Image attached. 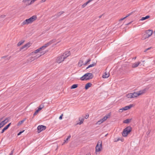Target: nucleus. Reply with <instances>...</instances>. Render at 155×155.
<instances>
[{
    "instance_id": "nucleus-10",
    "label": "nucleus",
    "mask_w": 155,
    "mask_h": 155,
    "mask_svg": "<svg viewBox=\"0 0 155 155\" xmlns=\"http://www.w3.org/2000/svg\"><path fill=\"white\" fill-rule=\"evenodd\" d=\"M63 55H61L58 57L57 59V62L58 63H60L62 62L65 59Z\"/></svg>"
},
{
    "instance_id": "nucleus-37",
    "label": "nucleus",
    "mask_w": 155,
    "mask_h": 155,
    "mask_svg": "<svg viewBox=\"0 0 155 155\" xmlns=\"http://www.w3.org/2000/svg\"><path fill=\"white\" fill-rule=\"evenodd\" d=\"M25 131V130H23L22 131H21L19 132L17 134L18 136L20 135L22 133H23Z\"/></svg>"
},
{
    "instance_id": "nucleus-49",
    "label": "nucleus",
    "mask_w": 155,
    "mask_h": 155,
    "mask_svg": "<svg viewBox=\"0 0 155 155\" xmlns=\"http://www.w3.org/2000/svg\"><path fill=\"white\" fill-rule=\"evenodd\" d=\"M63 117H59V119L60 120H61L62 119Z\"/></svg>"
},
{
    "instance_id": "nucleus-29",
    "label": "nucleus",
    "mask_w": 155,
    "mask_h": 155,
    "mask_svg": "<svg viewBox=\"0 0 155 155\" xmlns=\"http://www.w3.org/2000/svg\"><path fill=\"white\" fill-rule=\"evenodd\" d=\"M150 17V16L149 15H147L145 17H142L140 19V20L141 21H143L145 20H146V19H147L148 18H149Z\"/></svg>"
},
{
    "instance_id": "nucleus-53",
    "label": "nucleus",
    "mask_w": 155,
    "mask_h": 155,
    "mask_svg": "<svg viewBox=\"0 0 155 155\" xmlns=\"http://www.w3.org/2000/svg\"><path fill=\"white\" fill-rule=\"evenodd\" d=\"M63 116V114H62L60 116Z\"/></svg>"
},
{
    "instance_id": "nucleus-48",
    "label": "nucleus",
    "mask_w": 155,
    "mask_h": 155,
    "mask_svg": "<svg viewBox=\"0 0 155 155\" xmlns=\"http://www.w3.org/2000/svg\"><path fill=\"white\" fill-rule=\"evenodd\" d=\"M120 140V138H118L117 139V140H115L114 141L115 142H117V141L119 140Z\"/></svg>"
},
{
    "instance_id": "nucleus-11",
    "label": "nucleus",
    "mask_w": 155,
    "mask_h": 155,
    "mask_svg": "<svg viewBox=\"0 0 155 155\" xmlns=\"http://www.w3.org/2000/svg\"><path fill=\"white\" fill-rule=\"evenodd\" d=\"M110 117H104L102 119H100L98 121L96 124H101V123H103L104 121L106 120L107 118Z\"/></svg>"
},
{
    "instance_id": "nucleus-2",
    "label": "nucleus",
    "mask_w": 155,
    "mask_h": 155,
    "mask_svg": "<svg viewBox=\"0 0 155 155\" xmlns=\"http://www.w3.org/2000/svg\"><path fill=\"white\" fill-rule=\"evenodd\" d=\"M93 77V75L92 73H87L81 77L80 79L81 81L87 80L92 79Z\"/></svg>"
},
{
    "instance_id": "nucleus-40",
    "label": "nucleus",
    "mask_w": 155,
    "mask_h": 155,
    "mask_svg": "<svg viewBox=\"0 0 155 155\" xmlns=\"http://www.w3.org/2000/svg\"><path fill=\"white\" fill-rule=\"evenodd\" d=\"M152 48L151 47H150V48H149L146 49L144 51V52H146L147 50H150Z\"/></svg>"
},
{
    "instance_id": "nucleus-25",
    "label": "nucleus",
    "mask_w": 155,
    "mask_h": 155,
    "mask_svg": "<svg viewBox=\"0 0 155 155\" xmlns=\"http://www.w3.org/2000/svg\"><path fill=\"white\" fill-rule=\"evenodd\" d=\"M64 13V11L59 12L58 13L56 14L55 16H56L57 17H58L60 16L62 14H63Z\"/></svg>"
},
{
    "instance_id": "nucleus-47",
    "label": "nucleus",
    "mask_w": 155,
    "mask_h": 155,
    "mask_svg": "<svg viewBox=\"0 0 155 155\" xmlns=\"http://www.w3.org/2000/svg\"><path fill=\"white\" fill-rule=\"evenodd\" d=\"M3 126L1 124V123H0V128H2V127H3Z\"/></svg>"
},
{
    "instance_id": "nucleus-1",
    "label": "nucleus",
    "mask_w": 155,
    "mask_h": 155,
    "mask_svg": "<svg viewBox=\"0 0 155 155\" xmlns=\"http://www.w3.org/2000/svg\"><path fill=\"white\" fill-rule=\"evenodd\" d=\"M37 18V16L36 15H33L30 18L24 20L22 23V25H24L31 23L36 19Z\"/></svg>"
},
{
    "instance_id": "nucleus-20",
    "label": "nucleus",
    "mask_w": 155,
    "mask_h": 155,
    "mask_svg": "<svg viewBox=\"0 0 155 155\" xmlns=\"http://www.w3.org/2000/svg\"><path fill=\"white\" fill-rule=\"evenodd\" d=\"M140 62H137L132 64V67L133 68H135L137 67L140 64Z\"/></svg>"
},
{
    "instance_id": "nucleus-35",
    "label": "nucleus",
    "mask_w": 155,
    "mask_h": 155,
    "mask_svg": "<svg viewBox=\"0 0 155 155\" xmlns=\"http://www.w3.org/2000/svg\"><path fill=\"white\" fill-rule=\"evenodd\" d=\"M96 63L95 62H94L92 64H90L89 65V67L90 68L94 67L96 66Z\"/></svg>"
},
{
    "instance_id": "nucleus-51",
    "label": "nucleus",
    "mask_w": 155,
    "mask_h": 155,
    "mask_svg": "<svg viewBox=\"0 0 155 155\" xmlns=\"http://www.w3.org/2000/svg\"><path fill=\"white\" fill-rule=\"evenodd\" d=\"M102 15H101L99 17V18H101L102 17Z\"/></svg>"
},
{
    "instance_id": "nucleus-45",
    "label": "nucleus",
    "mask_w": 155,
    "mask_h": 155,
    "mask_svg": "<svg viewBox=\"0 0 155 155\" xmlns=\"http://www.w3.org/2000/svg\"><path fill=\"white\" fill-rule=\"evenodd\" d=\"M110 113H108L107 115H106L105 116H110Z\"/></svg>"
},
{
    "instance_id": "nucleus-33",
    "label": "nucleus",
    "mask_w": 155,
    "mask_h": 155,
    "mask_svg": "<svg viewBox=\"0 0 155 155\" xmlns=\"http://www.w3.org/2000/svg\"><path fill=\"white\" fill-rule=\"evenodd\" d=\"M25 41L24 40H21V41H20L18 43L17 45L18 46H20Z\"/></svg>"
},
{
    "instance_id": "nucleus-6",
    "label": "nucleus",
    "mask_w": 155,
    "mask_h": 155,
    "mask_svg": "<svg viewBox=\"0 0 155 155\" xmlns=\"http://www.w3.org/2000/svg\"><path fill=\"white\" fill-rule=\"evenodd\" d=\"M145 92V90H143L138 91L137 92H134L132 93L133 98L137 97L138 96L143 94Z\"/></svg>"
},
{
    "instance_id": "nucleus-17",
    "label": "nucleus",
    "mask_w": 155,
    "mask_h": 155,
    "mask_svg": "<svg viewBox=\"0 0 155 155\" xmlns=\"http://www.w3.org/2000/svg\"><path fill=\"white\" fill-rule=\"evenodd\" d=\"M8 118H6L5 120L1 122V123L3 126L9 120Z\"/></svg>"
},
{
    "instance_id": "nucleus-18",
    "label": "nucleus",
    "mask_w": 155,
    "mask_h": 155,
    "mask_svg": "<svg viewBox=\"0 0 155 155\" xmlns=\"http://www.w3.org/2000/svg\"><path fill=\"white\" fill-rule=\"evenodd\" d=\"M110 75V74L107 72H105L102 76L103 78H107Z\"/></svg>"
},
{
    "instance_id": "nucleus-16",
    "label": "nucleus",
    "mask_w": 155,
    "mask_h": 155,
    "mask_svg": "<svg viewBox=\"0 0 155 155\" xmlns=\"http://www.w3.org/2000/svg\"><path fill=\"white\" fill-rule=\"evenodd\" d=\"M71 54V53L69 51H66L62 55L64 57L65 59L67 57L69 56Z\"/></svg>"
},
{
    "instance_id": "nucleus-52",
    "label": "nucleus",
    "mask_w": 155,
    "mask_h": 155,
    "mask_svg": "<svg viewBox=\"0 0 155 155\" xmlns=\"http://www.w3.org/2000/svg\"><path fill=\"white\" fill-rule=\"evenodd\" d=\"M89 68H90V67H89V66H88L87 67L86 69H87Z\"/></svg>"
},
{
    "instance_id": "nucleus-36",
    "label": "nucleus",
    "mask_w": 155,
    "mask_h": 155,
    "mask_svg": "<svg viewBox=\"0 0 155 155\" xmlns=\"http://www.w3.org/2000/svg\"><path fill=\"white\" fill-rule=\"evenodd\" d=\"M91 61V59L90 58L88 59L87 61H86L84 64V65H86L87 64H88L89 62Z\"/></svg>"
},
{
    "instance_id": "nucleus-8",
    "label": "nucleus",
    "mask_w": 155,
    "mask_h": 155,
    "mask_svg": "<svg viewBox=\"0 0 155 155\" xmlns=\"http://www.w3.org/2000/svg\"><path fill=\"white\" fill-rule=\"evenodd\" d=\"M46 128V126L43 125H39L37 127V132L38 133L45 130Z\"/></svg>"
},
{
    "instance_id": "nucleus-50",
    "label": "nucleus",
    "mask_w": 155,
    "mask_h": 155,
    "mask_svg": "<svg viewBox=\"0 0 155 155\" xmlns=\"http://www.w3.org/2000/svg\"><path fill=\"white\" fill-rule=\"evenodd\" d=\"M89 116V115L88 114H86V116Z\"/></svg>"
},
{
    "instance_id": "nucleus-42",
    "label": "nucleus",
    "mask_w": 155,
    "mask_h": 155,
    "mask_svg": "<svg viewBox=\"0 0 155 155\" xmlns=\"http://www.w3.org/2000/svg\"><path fill=\"white\" fill-rule=\"evenodd\" d=\"M5 17V15H3L0 16V18H4Z\"/></svg>"
},
{
    "instance_id": "nucleus-34",
    "label": "nucleus",
    "mask_w": 155,
    "mask_h": 155,
    "mask_svg": "<svg viewBox=\"0 0 155 155\" xmlns=\"http://www.w3.org/2000/svg\"><path fill=\"white\" fill-rule=\"evenodd\" d=\"M35 60V59L34 57H31L29 58V60L31 61H33Z\"/></svg>"
},
{
    "instance_id": "nucleus-28",
    "label": "nucleus",
    "mask_w": 155,
    "mask_h": 155,
    "mask_svg": "<svg viewBox=\"0 0 155 155\" xmlns=\"http://www.w3.org/2000/svg\"><path fill=\"white\" fill-rule=\"evenodd\" d=\"M71 135H70L69 136H68L67 138L66 139V140H64V142L63 143L62 145L65 143H68L67 141H68V140L69 139L71 138Z\"/></svg>"
},
{
    "instance_id": "nucleus-57",
    "label": "nucleus",
    "mask_w": 155,
    "mask_h": 155,
    "mask_svg": "<svg viewBox=\"0 0 155 155\" xmlns=\"http://www.w3.org/2000/svg\"><path fill=\"white\" fill-rule=\"evenodd\" d=\"M123 140H124L123 139L122 140H121V141H123Z\"/></svg>"
},
{
    "instance_id": "nucleus-56",
    "label": "nucleus",
    "mask_w": 155,
    "mask_h": 155,
    "mask_svg": "<svg viewBox=\"0 0 155 155\" xmlns=\"http://www.w3.org/2000/svg\"><path fill=\"white\" fill-rule=\"evenodd\" d=\"M107 135H108V134H106V135H105V137H107Z\"/></svg>"
},
{
    "instance_id": "nucleus-46",
    "label": "nucleus",
    "mask_w": 155,
    "mask_h": 155,
    "mask_svg": "<svg viewBox=\"0 0 155 155\" xmlns=\"http://www.w3.org/2000/svg\"><path fill=\"white\" fill-rule=\"evenodd\" d=\"M13 150L11 152V153L9 154V155H13Z\"/></svg>"
},
{
    "instance_id": "nucleus-19",
    "label": "nucleus",
    "mask_w": 155,
    "mask_h": 155,
    "mask_svg": "<svg viewBox=\"0 0 155 155\" xmlns=\"http://www.w3.org/2000/svg\"><path fill=\"white\" fill-rule=\"evenodd\" d=\"M45 52H41L40 54H37L35 56H34L35 58V59H37L38 58L40 57L42 55H43L45 54Z\"/></svg>"
},
{
    "instance_id": "nucleus-44",
    "label": "nucleus",
    "mask_w": 155,
    "mask_h": 155,
    "mask_svg": "<svg viewBox=\"0 0 155 155\" xmlns=\"http://www.w3.org/2000/svg\"><path fill=\"white\" fill-rule=\"evenodd\" d=\"M126 18V17H124L123 18H121V19H120L119 20L120 21H122V20H124V19H125V18Z\"/></svg>"
},
{
    "instance_id": "nucleus-9",
    "label": "nucleus",
    "mask_w": 155,
    "mask_h": 155,
    "mask_svg": "<svg viewBox=\"0 0 155 155\" xmlns=\"http://www.w3.org/2000/svg\"><path fill=\"white\" fill-rule=\"evenodd\" d=\"M133 106V104H130L128 106H126L120 109L119 110L120 112H122L123 110H126L129 109L131 108Z\"/></svg>"
},
{
    "instance_id": "nucleus-27",
    "label": "nucleus",
    "mask_w": 155,
    "mask_h": 155,
    "mask_svg": "<svg viewBox=\"0 0 155 155\" xmlns=\"http://www.w3.org/2000/svg\"><path fill=\"white\" fill-rule=\"evenodd\" d=\"M44 107L43 104H41L39 107H38V109H37L39 111L41 110Z\"/></svg>"
},
{
    "instance_id": "nucleus-59",
    "label": "nucleus",
    "mask_w": 155,
    "mask_h": 155,
    "mask_svg": "<svg viewBox=\"0 0 155 155\" xmlns=\"http://www.w3.org/2000/svg\"><path fill=\"white\" fill-rule=\"evenodd\" d=\"M1 120H0V122H1Z\"/></svg>"
},
{
    "instance_id": "nucleus-58",
    "label": "nucleus",
    "mask_w": 155,
    "mask_h": 155,
    "mask_svg": "<svg viewBox=\"0 0 155 155\" xmlns=\"http://www.w3.org/2000/svg\"><path fill=\"white\" fill-rule=\"evenodd\" d=\"M60 41H58V42L57 43H57H58Z\"/></svg>"
},
{
    "instance_id": "nucleus-60",
    "label": "nucleus",
    "mask_w": 155,
    "mask_h": 155,
    "mask_svg": "<svg viewBox=\"0 0 155 155\" xmlns=\"http://www.w3.org/2000/svg\"><path fill=\"white\" fill-rule=\"evenodd\" d=\"M1 120H0V122H1Z\"/></svg>"
},
{
    "instance_id": "nucleus-15",
    "label": "nucleus",
    "mask_w": 155,
    "mask_h": 155,
    "mask_svg": "<svg viewBox=\"0 0 155 155\" xmlns=\"http://www.w3.org/2000/svg\"><path fill=\"white\" fill-rule=\"evenodd\" d=\"M84 120V118L83 117H80L79 118V120L80 121V122H78L77 124L81 125V124L83 123Z\"/></svg>"
},
{
    "instance_id": "nucleus-7",
    "label": "nucleus",
    "mask_w": 155,
    "mask_h": 155,
    "mask_svg": "<svg viewBox=\"0 0 155 155\" xmlns=\"http://www.w3.org/2000/svg\"><path fill=\"white\" fill-rule=\"evenodd\" d=\"M36 0H23L22 2L26 5H29L33 3Z\"/></svg>"
},
{
    "instance_id": "nucleus-39",
    "label": "nucleus",
    "mask_w": 155,
    "mask_h": 155,
    "mask_svg": "<svg viewBox=\"0 0 155 155\" xmlns=\"http://www.w3.org/2000/svg\"><path fill=\"white\" fill-rule=\"evenodd\" d=\"M132 13H133V12H132L131 13H130L128 14L126 16H125L126 18L127 17H128L130 15H131L132 14Z\"/></svg>"
},
{
    "instance_id": "nucleus-4",
    "label": "nucleus",
    "mask_w": 155,
    "mask_h": 155,
    "mask_svg": "<svg viewBox=\"0 0 155 155\" xmlns=\"http://www.w3.org/2000/svg\"><path fill=\"white\" fill-rule=\"evenodd\" d=\"M153 33V31L151 30H148L146 31L145 34L142 38L143 40H144L151 36Z\"/></svg>"
},
{
    "instance_id": "nucleus-55",
    "label": "nucleus",
    "mask_w": 155,
    "mask_h": 155,
    "mask_svg": "<svg viewBox=\"0 0 155 155\" xmlns=\"http://www.w3.org/2000/svg\"><path fill=\"white\" fill-rule=\"evenodd\" d=\"M84 117L85 118H86V119H87V118L88 117Z\"/></svg>"
},
{
    "instance_id": "nucleus-21",
    "label": "nucleus",
    "mask_w": 155,
    "mask_h": 155,
    "mask_svg": "<svg viewBox=\"0 0 155 155\" xmlns=\"http://www.w3.org/2000/svg\"><path fill=\"white\" fill-rule=\"evenodd\" d=\"M92 85V84L91 83H87L85 86V89L87 90V89L89 87H91Z\"/></svg>"
},
{
    "instance_id": "nucleus-54",
    "label": "nucleus",
    "mask_w": 155,
    "mask_h": 155,
    "mask_svg": "<svg viewBox=\"0 0 155 155\" xmlns=\"http://www.w3.org/2000/svg\"><path fill=\"white\" fill-rule=\"evenodd\" d=\"M3 118H2L1 119H0V120H1V121L2 120Z\"/></svg>"
},
{
    "instance_id": "nucleus-30",
    "label": "nucleus",
    "mask_w": 155,
    "mask_h": 155,
    "mask_svg": "<svg viewBox=\"0 0 155 155\" xmlns=\"http://www.w3.org/2000/svg\"><path fill=\"white\" fill-rule=\"evenodd\" d=\"M126 96L128 98H133L132 93H129L127 94Z\"/></svg>"
},
{
    "instance_id": "nucleus-5",
    "label": "nucleus",
    "mask_w": 155,
    "mask_h": 155,
    "mask_svg": "<svg viewBox=\"0 0 155 155\" xmlns=\"http://www.w3.org/2000/svg\"><path fill=\"white\" fill-rule=\"evenodd\" d=\"M102 142L101 140H99L98 141L97 144L96 146V152H99L102 149Z\"/></svg>"
},
{
    "instance_id": "nucleus-32",
    "label": "nucleus",
    "mask_w": 155,
    "mask_h": 155,
    "mask_svg": "<svg viewBox=\"0 0 155 155\" xmlns=\"http://www.w3.org/2000/svg\"><path fill=\"white\" fill-rule=\"evenodd\" d=\"M78 87V84H74L71 87V89H75Z\"/></svg>"
},
{
    "instance_id": "nucleus-22",
    "label": "nucleus",
    "mask_w": 155,
    "mask_h": 155,
    "mask_svg": "<svg viewBox=\"0 0 155 155\" xmlns=\"http://www.w3.org/2000/svg\"><path fill=\"white\" fill-rule=\"evenodd\" d=\"M84 61L83 60H79L78 64V66L79 67H81L82 65H84Z\"/></svg>"
},
{
    "instance_id": "nucleus-43",
    "label": "nucleus",
    "mask_w": 155,
    "mask_h": 155,
    "mask_svg": "<svg viewBox=\"0 0 155 155\" xmlns=\"http://www.w3.org/2000/svg\"><path fill=\"white\" fill-rule=\"evenodd\" d=\"M126 18V17H124L123 18H121V19H120L119 20L120 21H122V20H124V19H125V18Z\"/></svg>"
},
{
    "instance_id": "nucleus-41",
    "label": "nucleus",
    "mask_w": 155,
    "mask_h": 155,
    "mask_svg": "<svg viewBox=\"0 0 155 155\" xmlns=\"http://www.w3.org/2000/svg\"><path fill=\"white\" fill-rule=\"evenodd\" d=\"M87 5H86V4H85V3H84V4H83L82 6V8H84Z\"/></svg>"
},
{
    "instance_id": "nucleus-13",
    "label": "nucleus",
    "mask_w": 155,
    "mask_h": 155,
    "mask_svg": "<svg viewBox=\"0 0 155 155\" xmlns=\"http://www.w3.org/2000/svg\"><path fill=\"white\" fill-rule=\"evenodd\" d=\"M31 43H30L28 42L23 46L21 47L20 49L21 50L25 48V49H26L28 48L29 47L31 46Z\"/></svg>"
},
{
    "instance_id": "nucleus-23",
    "label": "nucleus",
    "mask_w": 155,
    "mask_h": 155,
    "mask_svg": "<svg viewBox=\"0 0 155 155\" xmlns=\"http://www.w3.org/2000/svg\"><path fill=\"white\" fill-rule=\"evenodd\" d=\"M26 118H24L22 120L19 121V122L17 124V126H19L22 124L24 121L26 120Z\"/></svg>"
},
{
    "instance_id": "nucleus-26",
    "label": "nucleus",
    "mask_w": 155,
    "mask_h": 155,
    "mask_svg": "<svg viewBox=\"0 0 155 155\" xmlns=\"http://www.w3.org/2000/svg\"><path fill=\"white\" fill-rule=\"evenodd\" d=\"M41 52H40L39 51V49H37L35 50L34 51H33L31 53L32 55H34L36 54L39 53L40 54Z\"/></svg>"
},
{
    "instance_id": "nucleus-38",
    "label": "nucleus",
    "mask_w": 155,
    "mask_h": 155,
    "mask_svg": "<svg viewBox=\"0 0 155 155\" xmlns=\"http://www.w3.org/2000/svg\"><path fill=\"white\" fill-rule=\"evenodd\" d=\"M38 112H39V111L38 110H36L35 111V112L33 114V116L36 115L38 113Z\"/></svg>"
},
{
    "instance_id": "nucleus-31",
    "label": "nucleus",
    "mask_w": 155,
    "mask_h": 155,
    "mask_svg": "<svg viewBox=\"0 0 155 155\" xmlns=\"http://www.w3.org/2000/svg\"><path fill=\"white\" fill-rule=\"evenodd\" d=\"M45 48H46V47L44 45L43 46L38 48V49H39L40 52H42L41 51L44 50Z\"/></svg>"
},
{
    "instance_id": "nucleus-24",
    "label": "nucleus",
    "mask_w": 155,
    "mask_h": 155,
    "mask_svg": "<svg viewBox=\"0 0 155 155\" xmlns=\"http://www.w3.org/2000/svg\"><path fill=\"white\" fill-rule=\"evenodd\" d=\"M131 119H127L126 120H124L123 121V123H124L128 124L130 122Z\"/></svg>"
},
{
    "instance_id": "nucleus-14",
    "label": "nucleus",
    "mask_w": 155,
    "mask_h": 155,
    "mask_svg": "<svg viewBox=\"0 0 155 155\" xmlns=\"http://www.w3.org/2000/svg\"><path fill=\"white\" fill-rule=\"evenodd\" d=\"M11 124V123H9L2 130L1 132V134L3 133L6 130L8 129Z\"/></svg>"
},
{
    "instance_id": "nucleus-12",
    "label": "nucleus",
    "mask_w": 155,
    "mask_h": 155,
    "mask_svg": "<svg viewBox=\"0 0 155 155\" xmlns=\"http://www.w3.org/2000/svg\"><path fill=\"white\" fill-rule=\"evenodd\" d=\"M56 41V39H52V40L50 41L49 42L45 44L44 45L45 47L46 48L48 46L51 45L52 43H55Z\"/></svg>"
},
{
    "instance_id": "nucleus-3",
    "label": "nucleus",
    "mask_w": 155,
    "mask_h": 155,
    "mask_svg": "<svg viewBox=\"0 0 155 155\" xmlns=\"http://www.w3.org/2000/svg\"><path fill=\"white\" fill-rule=\"evenodd\" d=\"M132 131V128L130 126H128L124 129L122 135L124 137H126L127 135Z\"/></svg>"
}]
</instances>
